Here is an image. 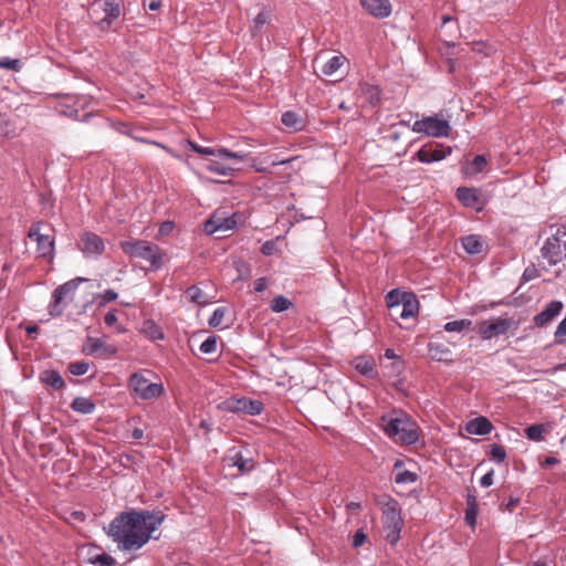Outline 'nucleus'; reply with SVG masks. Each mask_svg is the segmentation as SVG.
<instances>
[{
    "mask_svg": "<svg viewBox=\"0 0 566 566\" xmlns=\"http://www.w3.org/2000/svg\"><path fill=\"white\" fill-rule=\"evenodd\" d=\"M166 515L160 511L129 510L115 516L107 528V536L122 552H136L144 547Z\"/></svg>",
    "mask_w": 566,
    "mask_h": 566,
    "instance_id": "nucleus-1",
    "label": "nucleus"
},
{
    "mask_svg": "<svg viewBox=\"0 0 566 566\" xmlns=\"http://www.w3.org/2000/svg\"><path fill=\"white\" fill-rule=\"evenodd\" d=\"M120 249L132 258L147 261L153 271L161 269L164 263L163 250L155 243L145 240L122 241Z\"/></svg>",
    "mask_w": 566,
    "mask_h": 566,
    "instance_id": "nucleus-2",
    "label": "nucleus"
},
{
    "mask_svg": "<svg viewBox=\"0 0 566 566\" xmlns=\"http://www.w3.org/2000/svg\"><path fill=\"white\" fill-rule=\"evenodd\" d=\"M381 512V522L386 533V539L391 545H396L400 539V533L403 524L399 503L394 499H389V501L382 506Z\"/></svg>",
    "mask_w": 566,
    "mask_h": 566,
    "instance_id": "nucleus-3",
    "label": "nucleus"
},
{
    "mask_svg": "<svg viewBox=\"0 0 566 566\" xmlns=\"http://www.w3.org/2000/svg\"><path fill=\"white\" fill-rule=\"evenodd\" d=\"M84 281H86L84 277H75L53 290L51 302L48 306L49 314L52 317H59L63 314L69 302L74 300L80 284Z\"/></svg>",
    "mask_w": 566,
    "mask_h": 566,
    "instance_id": "nucleus-4",
    "label": "nucleus"
},
{
    "mask_svg": "<svg viewBox=\"0 0 566 566\" xmlns=\"http://www.w3.org/2000/svg\"><path fill=\"white\" fill-rule=\"evenodd\" d=\"M384 431L389 438L406 446H411L419 439L413 423L407 416L390 418L386 422Z\"/></svg>",
    "mask_w": 566,
    "mask_h": 566,
    "instance_id": "nucleus-5",
    "label": "nucleus"
},
{
    "mask_svg": "<svg viewBox=\"0 0 566 566\" xmlns=\"http://www.w3.org/2000/svg\"><path fill=\"white\" fill-rule=\"evenodd\" d=\"M411 130L424 136L434 138L448 137L452 130L449 120L440 118L438 115L423 116L415 120Z\"/></svg>",
    "mask_w": 566,
    "mask_h": 566,
    "instance_id": "nucleus-6",
    "label": "nucleus"
},
{
    "mask_svg": "<svg viewBox=\"0 0 566 566\" xmlns=\"http://www.w3.org/2000/svg\"><path fill=\"white\" fill-rule=\"evenodd\" d=\"M128 386L134 395L143 400H153L165 394L161 382H149L140 371H135L129 376Z\"/></svg>",
    "mask_w": 566,
    "mask_h": 566,
    "instance_id": "nucleus-7",
    "label": "nucleus"
},
{
    "mask_svg": "<svg viewBox=\"0 0 566 566\" xmlns=\"http://www.w3.org/2000/svg\"><path fill=\"white\" fill-rule=\"evenodd\" d=\"M541 256L551 266L566 259V239L558 229L544 241L541 248Z\"/></svg>",
    "mask_w": 566,
    "mask_h": 566,
    "instance_id": "nucleus-8",
    "label": "nucleus"
},
{
    "mask_svg": "<svg viewBox=\"0 0 566 566\" xmlns=\"http://www.w3.org/2000/svg\"><path fill=\"white\" fill-rule=\"evenodd\" d=\"M218 408L232 413L243 412L249 416H259L263 412L264 405L261 400L256 399L231 397L220 402Z\"/></svg>",
    "mask_w": 566,
    "mask_h": 566,
    "instance_id": "nucleus-9",
    "label": "nucleus"
},
{
    "mask_svg": "<svg viewBox=\"0 0 566 566\" xmlns=\"http://www.w3.org/2000/svg\"><path fill=\"white\" fill-rule=\"evenodd\" d=\"M118 349L115 345L108 344L102 338L87 336L82 346V353L87 356H96L98 358L108 359L117 354Z\"/></svg>",
    "mask_w": 566,
    "mask_h": 566,
    "instance_id": "nucleus-10",
    "label": "nucleus"
},
{
    "mask_svg": "<svg viewBox=\"0 0 566 566\" xmlns=\"http://www.w3.org/2000/svg\"><path fill=\"white\" fill-rule=\"evenodd\" d=\"M451 153L452 148L450 146L428 143L415 154L413 159H417L422 164H432L443 160L447 156L451 155Z\"/></svg>",
    "mask_w": 566,
    "mask_h": 566,
    "instance_id": "nucleus-11",
    "label": "nucleus"
},
{
    "mask_svg": "<svg viewBox=\"0 0 566 566\" xmlns=\"http://www.w3.org/2000/svg\"><path fill=\"white\" fill-rule=\"evenodd\" d=\"M513 323L510 318L494 317L490 322H481L478 332L483 339H492L505 335Z\"/></svg>",
    "mask_w": 566,
    "mask_h": 566,
    "instance_id": "nucleus-12",
    "label": "nucleus"
},
{
    "mask_svg": "<svg viewBox=\"0 0 566 566\" xmlns=\"http://www.w3.org/2000/svg\"><path fill=\"white\" fill-rule=\"evenodd\" d=\"M96 3L101 4V9L105 14L104 18L96 22V25L102 31H106L120 15L122 0H97Z\"/></svg>",
    "mask_w": 566,
    "mask_h": 566,
    "instance_id": "nucleus-13",
    "label": "nucleus"
},
{
    "mask_svg": "<svg viewBox=\"0 0 566 566\" xmlns=\"http://www.w3.org/2000/svg\"><path fill=\"white\" fill-rule=\"evenodd\" d=\"M80 250L86 258H97L105 250L104 240L94 232H84L81 235Z\"/></svg>",
    "mask_w": 566,
    "mask_h": 566,
    "instance_id": "nucleus-14",
    "label": "nucleus"
},
{
    "mask_svg": "<svg viewBox=\"0 0 566 566\" xmlns=\"http://www.w3.org/2000/svg\"><path fill=\"white\" fill-rule=\"evenodd\" d=\"M391 312L402 319L413 318L419 313V302L412 293H402L399 305Z\"/></svg>",
    "mask_w": 566,
    "mask_h": 566,
    "instance_id": "nucleus-15",
    "label": "nucleus"
},
{
    "mask_svg": "<svg viewBox=\"0 0 566 566\" xmlns=\"http://www.w3.org/2000/svg\"><path fill=\"white\" fill-rule=\"evenodd\" d=\"M360 4L370 15L378 19L389 17L392 11L389 0H360Z\"/></svg>",
    "mask_w": 566,
    "mask_h": 566,
    "instance_id": "nucleus-16",
    "label": "nucleus"
},
{
    "mask_svg": "<svg viewBox=\"0 0 566 566\" xmlns=\"http://www.w3.org/2000/svg\"><path fill=\"white\" fill-rule=\"evenodd\" d=\"M564 305L560 301L554 300L549 302L545 308L534 316V324L543 327L560 314Z\"/></svg>",
    "mask_w": 566,
    "mask_h": 566,
    "instance_id": "nucleus-17",
    "label": "nucleus"
},
{
    "mask_svg": "<svg viewBox=\"0 0 566 566\" xmlns=\"http://www.w3.org/2000/svg\"><path fill=\"white\" fill-rule=\"evenodd\" d=\"M357 93L365 98V102L370 106H376L380 103L381 91L377 85L368 82H359Z\"/></svg>",
    "mask_w": 566,
    "mask_h": 566,
    "instance_id": "nucleus-18",
    "label": "nucleus"
},
{
    "mask_svg": "<svg viewBox=\"0 0 566 566\" xmlns=\"http://www.w3.org/2000/svg\"><path fill=\"white\" fill-rule=\"evenodd\" d=\"M492 429H493L492 422L488 418L482 417V416L476 417L473 420H470L465 427V430L470 434H475V436H486L492 431Z\"/></svg>",
    "mask_w": 566,
    "mask_h": 566,
    "instance_id": "nucleus-19",
    "label": "nucleus"
},
{
    "mask_svg": "<svg viewBox=\"0 0 566 566\" xmlns=\"http://www.w3.org/2000/svg\"><path fill=\"white\" fill-rule=\"evenodd\" d=\"M228 460L229 465L238 468L241 474L249 473L254 468L252 458L244 457L241 451H234L229 455Z\"/></svg>",
    "mask_w": 566,
    "mask_h": 566,
    "instance_id": "nucleus-20",
    "label": "nucleus"
},
{
    "mask_svg": "<svg viewBox=\"0 0 566 566\" xmlns=\"http://www.w3.org/2000/svg\"><path fill=\"white\" fill-rule=\"evenodd\" d=\"M428 354L436 361H452L451 349L442 343L430 342L428 344Z\"/></svg>",
    "mask_w": 566,
    "mask_h": 566,
    "instance_id": "nucleus-21",
    "label": "nucleus"
},
{
    "mask_svg": "<svg viewBox=\"0 0 566 566\" xmlns=\"http://www.w3.org/2000/svg\"><path fill=\"white\" fill-rule=\"evenodd\" d=\"M281 123L290 130V132H301L305 127L304 119L293 111H287L282 114Z\"/></svg>",
    "mask_w": 566,
    "mask_h": 566,
    "instance_id": "nucleus-22",
    "label": "nucleus"
},
{
    "mask_svg": "<svg viewBox=\"0 0 566 566\" xmlns=\"http://www.w3.org/2000/svg\"><path fill=\"white\" fill-rule=\"evenodd\" d=\"M234 224L235 221L231 218L217 219L216 217H212L211 219L206 221L205 231L207 233L212 234L218 231H227L229 229H232Z\"/></svg>",
    "mask_w": 566,
    "mask_h": 566,
    "instance_id": "nucleus-23",
    "label": "nucleus"
},
{
    "mask_svg": "<svg viewBox=\"0 0 566 566\" xmlns=\"http://www.w3.org/2000/svg\"><path fill=\"white\" fill-rule=\"evenodd\" d=\"M71 409L81 415H92L96 409V403L88 397L78 396L71 402Z\"/></svg>",
    "mask_w": 566,
    "mask_h": 566,
    "instance_id": "nucleus-24",
    "label": "nucleus"
},
{
    "mask_svg": "<svg viewBox=\"0 0 566 566\" xmlns=\"http://www.w3.org/2000/svg\"><path fill=\"white\" fill-rule=\"evenodd\" d=\"M40 379L43 384L56 390L65 388V381L61 374L54 369H46L41 373Z\"/></svg>",
    "mask_w": 566,
    "mask_h": 566,
    "instance_id": "nucleus-25",
    "label": "nucleus"
},
{
    "mask_svg": "<svg viewBox=\"0 0 566 566\" xmlns=\"http://www.w3.org/2000/svg\"><path fill=\"white\" fill-rule=\"evenodd\" d=\"M95 548H88L87 555L84 558L85 563L93 566H115V559L106 553H95Z\"/></svg>",
    "mask_w": 566,
    "mask_h": 566,
    "instance_id": "nucleus-26",
    "label": "nucleus"
},
{
    "mask_svg": "<svg viewBox=\"0 0 566 566\" xmlns=\"http://www.w3.org/2000/svg\"><path fill=\"white\" fill-rule=\"evenodd\" d=\"M458 200L468 208H475L479 202V193L474 188L460 187L457 190Z\"/></svg>",
    "mask_w": 566,
    "mask_h": 566,
    "instance_id": "nucleus-27",
    "label": "nucleus"
},
{
    "mask_svg": "<svg viewBox=\"0 0 566 566\" xmlns=\"http://www.w3.org/2000/svg\"><path fill=\"white\" fill-rule=\"evenodd\" d=\"M36 252L41 258L52 260L54 256V240L49 234L39 238Z\"/></svg>",
    "mask_w": 566,
    "mask_h": 566,
    "instance_id": "nucleus-28",
    "label": "nucleus"
},
{
    "mask_svg": "<svg viewBox=\"0 0 566 566\" xmlns=\"http://www.w3.org/2000/svg\"><path fill=\"white\" fill-rule=\"evenodd\" d=\"M464 251L471 255L479 254L482 252L483 242L480 235L470 234L461 239Z\"/></svg>",
    "mask_w": 566,
    "mask_h": 566,
    "instance_id": "nucleus-29",
    "label": "nucleus"
},
{
    "mask_svg": "<svg viewBox=\"0 0 566 566\" xmlns=\"http://www.w3.org/2000/svg\"><path fill=\"white\" fill-rule=\"evenodd\" d=\"M476 516H478L476 497H475V495L469 494L467 497V510H465V515H464L465 523L469 526L474 527L476 524Z\"/></svg>",
    "mask_w": 566,
    "mask_h": 566,
    "instance_id": "nucleus-30",
    "label": "nucleus"
},
{
    "mask_svg": "<svg viewBox=\"0 0 566 566\" xmlns=\"http://www.w3.org/2000/svg\"><path fill=\"white\" fill-rule=\"evenodd\" d=\"M376 364L371 358H357L355 369L363 376L373 378L376 376Z\"/></svg>",
    "mask_w": 566,
    "mask_h": 566,
    "instance_id": "nucleus-31",
    "label": "nucleus"
},
{
    "mask_svg": "<svg viewBox=\"0 0 566 566\" xmlns=\"http://www.w3.org/2000/svg\"><path fill=\"white\" fill-rule=\"evenodd\" d=\"M271 21V13L266 10L261 11L258 13V15L253 19L250 31L252 36H256L262 32V29L265 24L270 23Z\"/></svg>",
    "mask_w": 566,
    "mask_h": 566,
    "instance_id": "nucleus-32",
    "label": "nucleus"
},
{
    "mask_svg": "<svg viewBox=\"0 0 566 566\" xmlns=\"http://www.w3.org/2000/svg\"><path fill=\"white\" fill-rule=\"evenodd\" d=\"M346 57L343 54L332 56L323 66L322 73L331 76L335 74L340 66L345 63Z\"/></svg>",
    "mask_w": 566,
    "mask_h": 566,
    "instance_id": "nucleus-33",
    "label": "nucleus"
},
{
    "mask_svg": "<svg viewBox=\"0 0 566 566\" xmlns=\"http://www.w3.org/2000/svg\"><path fill=\"white\" fill-rule=\"evenodd\" d=\"M186 296L189 300V302L197 304L199 306H205L209 303L202 290L198 285H190L186 290Z\"/></svg>",
    "mask_w": 566,
    "mask_h": 566,
    "instance_id": "nucleus-34",
    "label": "nucleus"
},
{
    "mask_svg": "<svg viewBox=\"0 0 566 566\" xmlns=\"http://www.w3.org/2000/svg\"><path fill=\"white\" fill-rule=\"evenodd\" d=\"M143 333L151 340H161L165 338L163 329L154 321H146L144 323Z\"/></svg>",
    "mask_w": 566,
    "mask_h": 566,
    "instance_id": "nucleus-35",
    "label": "nucleus"
},
{
    "mask_svg": "<svg viewBox=\"0 0 566 566\" xmlns=\"http://www.w3.org/2000/svg\"><path fill=\"white\" fill-rule=\"evenodd\" d=\"M525 437L528 440L539 442L543 440L544 433L547 431V428L543 423H535L531 424L527 428H525Z\"/></svg>",
    "mask_w": 566,
    "mask_h": 566,
    "instance_id": "nucleus-36",
    "label": "nucleus"
},
{
    "mask_svg": "<svg viewBox=\"0 0 566 566\" xmlns=\"http://www.w3.org/2000/svg\"><path fill=\"white\" fill-rule=\"evenodd\" d=\"M472 321L468 318L452 321L444 324L443 329L448 333H460L464 329H470Z\"/></svg>",
    "mask_w": 566,
    "mask_h": 566,
    "instance_id": "nucleus-37",
    "label": "nucleus"
},
{
    "mask_svg": "<svg viewBox=\"0 0 566 566\" xmlns=\"http://www.w3.org/2000/svg\"><path fill=\"white\" fill-rule=\"evenodd\" d=\"M291 306L292 302L283 295L275 296L270 304L271 310L275 313L287 311Z\"/></svg>",
    "mask_w": 566,
    "mask_h": 566,
    "instance_id": "nucleus-38",
    "label": "nucleus"
},
{
    "mask_svg": "<svg viewBox=\"0 0 566 566\" xmlns=\"http://www.w3.org/2000/svg\"><path fill=\"white\" fill-rule=\"evenodd\" d=\"M207 170H209L213 174L220 175V176H224V177H231L234 174L233 168L224 166L223 164H221L219 161H211L210 164H208Z\"/></svg>",
    "mask_w": 566,
    "mask_h": 566,
    "instance_id": "nucleus-39",
    "label": "nucleus"
},
{
    "mask_svg": "<svg viewBox=\"0 0 566 566\" xmlns=\"http://www.w3.org/2000/svg\"><path fill=\"white\" fill-rule=\"evenodd\" d=\"M489 455L491 457V459L497 463V464H501L505 461L506 459V451H505V448L501 444H491L490 446V450H489Z\"/></svg>",
    "mask_w": 566,
    "mask_h": 566,
    "instance_id": "nucleus-40",
    "label": "nucleus"
},
{
    "mask_svg": "<svg viewBox=\"0 0 566 566\" xmlns=\"http://www.w3.org/2000/svg\"><path fill=\"white\" fill-rule=\"evenodd\" d=\"M90 369V364L83 360L72 361L67 366V370L73 376H83Z\"/></svg>",
    "mask_w": 566,
    "mask_h": 566,
    "instance_id": "nucleus-41",
    "label": "nucleus"
},
{
    "mask_svg": "<svg viewBox=\"0 0 566 566\" xmlns=\"http://www.w3.org/2000/svg\"><path fill=\"white\" fill-rule=\"evenodd\" d=\"M418 480V474L409 470L399 471L395 476L397 484H409Z\"/></svg>",
    "mask_w": 566,
    "mask_h": 566,
    "instance_id": "nucleus-42",
    "label": "nucleus"
},
{
    "mask_svg": "<svg viewBox=\"0 0 566 566\" xmlns=\"http://www.w3.org/2000/svg\"><path fill=\"white\" fill-rule=\"evenodd\" d=\"M21 67L22 63L19 59H11L9 56L0 57V69L19 72Z\"/></svg>",
    "mask_w": 566,
    "mask_h": 566,
    "instance_id": "nucleus-43",
    "label": "nucleus"
},
{
    "mask_svg": "<svg viewBox=\"0 0 566 566\" xmlns=\"http://www.w3.org/2000/svg\"><path fill=\"white\" fill-rule=\"evenodd\" d=\"M217 336L207 337L200 345L199 349L201 353L210 355L217 350Z\"/></svg>",
    "mask_w": 566,
    "mask_h": 566,
    "instance_id": "nucleus-44",
    "label": "nucleus"
},
{
    "mask_svg": "<svg viewBox=\"0 0 566 566\" xmlns=\"http://www.w3.org/2000/svg\"><path fill=\"white\" fill-rule=\"evenodd\" d=\"M224 314V307H217L208 321L209 325L214 328L220 327L222 325Z\"/></svg>",
    "mask_w": 566,
    "mask_h": 566,
    "instance_id": "nucleus-45",
    "label": "nucleus"
},
{
    "mask_svg": "<svg viewBox=\"0 0 566 566\" xmlns=\"http://www.w3.org/2000/svg\"><path fill=\"white\" fill-rule=\"evenodd\" d=\"M218 157L226 159H237L244 160L247 158V154L239 151H231L227 148L220 147L218 148Z\"/></svg>",
    "mask_w": 566,
    "mask_h": 566,
    "instance_id": "nucleus-46",
    "label": "nucleus"
},
{
    "mask_svg": "<svg viewBox=\"0 0 566 566\" xmlns=\"http://www.w3.org/2000/svg\"><path fill=\"white\" fill-rule=\"evenodd\" d=\"M488 161L484 155H476L471 163V171L469 174L482 172Z\"/></svg>",
    "mask_w": 566,
    "mask_h": 566,
    "instance_id": "nucleus-47",
    "label": "nucleus"
},
{
    "mask_svg": "<svg viewBox=\"0 0 566 566\" xmlns=\"http://www.w3.org/2000/svg\"><path fill=\"white\" fill-rule=\"evenodd\" d=\"M401 294L398 290H392L386 295V303L390 311L397 308L400 303Z\"/></svg>",
    "mask_w": 566,
    "mask_h": 566,
    "instance_id": "nucleus-48",
    "label": "nucleus"
},
{
    "mask_svg": "<svg viewBox=\"0 0 566 566\" xmlns=\"http://www.w3.org/2000/svg\"><path fill=\"white\" fill-rule=\"evenodd\" d=\"M136 140L138 142H142V143H146V144H151V145H155L157 147H160L161 149H164L167 154H169L170 156L175 157V158H180L179 155H177L172 148L159 143V142H156V140H149V139H146V138H142V137H136L135 138Z\"/></svg>",
    "mask_w": 566,
    "mask_h": 566,
    "instance_id": "nucleus-49",
    "label": "nucleus"
},
{
    "mask_svg": "<svg viewBox=\"0 0 566 566\" xmlns=\"http://www.w3.org/2000/svg\"><path fill=\"white\" fill-rule=\"evenodd\" d=\"M268 158L265 157L264 159H259V158H252L251 159V167L256 171V172H266L269 171V167L268 166Z\"/></svg>",
    "mask_w": 566,
    "mask_h": 566,
    "instance_id": "nucleus-50",
    "label": "nucleus"
},
{
    "mask_svg": "<svg viewBox=\"0 0 566 566\" xmlns=\"http://www.w3.org/2000/svg\"><path fill=\"white\" fill-rule=\"evenodd\" d=\"M41 227H42V222H40V221L32 223L29 229L28 237L38 242L39 238L44 235L43 233H41Z\"/></svg>",
    "mask_w": 566,
    "mask_h": 566,
    "instance_id": "nucleus-51",
    "label": "nucleus"
},
{
    "mask_svg": "<svg viewBox=\"0 0 566 566\" xmlns=\"http://www.w3.org/2000/svg\"><path fill=\"white\" fill-rule=\"evenodd\" d=\"M367 541V535L366 533L360 528V530H357L353 536V542H352V545L354 548H358L360 547L361 545H364Z\"/></svg>",
    "mask_w": 566,
    "mask_h": 566,
    "instance_id": "nucleus-52",
    "label": "nucleus"
},
{
    "mask_svg": "<svg viewBox=\"0 0 566 566\" xmlns=\"http://www.w3.org/2000/svg\"><path fill=\"white\" fill-rule=\"evenodd\" d=\"M268 158V166L275 167L279 165H284L292 161V158H280L277 155H270Z\"/></svg>",
    "mask_w": 566,
    "mask_h": 566,
    "instance_id": "nucleus-53",
    "label": "nucleus"
},
{
    "mask_svg": "<svg viewBox=\"0 0 566 566\" xmlns=\"http://www.w3.org/2000/svg\"><path fill=\"white\" fill-rule=\"evenodd\" d=\"M275 248H276L275 242L273 240H268L262 244L261 253L263 255L270 256L274 253Z\"/></svg>",
    "mask_w": 566,
    "mask_h": 566,
    "instance_id": "nucleus-54",
    "label": "nucleus"
},
{
    "mask_svg": "<svg viewBox=\"0 0 566 566\" xmlns=\"http://www.w3.org/2000/svg\"><path fill=\"white\" fill-rule=\"evenodd\" d=\"M104 322L108 327L115 326L117 323V311H108L104 316Z\"/></svg>",
    "mask_w": 566,
    "mask_h": 566,
    "instance_id": "nucleus-55",
    "label": "nucleus"
},
{
    "mask_svg": "<svg viewBox=\"0 0 566 566\" xmlns=\"http://www.w3.org/2000/svg\"><path fill=\"white\" fill-rule=\"evenodd\" d=\"M493 475H494V471L493 470H490L488 473H485L481 479H480V485L482 488H489L493 484Z\"/></svg>",
    "mask_w": 566,
    "mask_h": 566,
    "instance_id": "nucleus-56",
    "label": "nucleus"
},
{
    "mask_svg": "<svg viewBox=\"0 0 566 566\" xmlns=\"http://www.w3.org/2000/svg\"><path fill=\"white\" fill-rule=\"evenodd\" d=\"M254 291L258 293H262L268 287V280L265 277H259L254 281Z\"/></svg>",
    "mask_w": 566,
    "mask_h": 566,
    "instance_id": "nucleus-57",
    "label": "nucleus"
},
{
    "mask_svg": "<svg viewBox=\"0 0 566 566\" xmlns=\"http://www.w3.org/2000/svg\"><path fill=\"white\" fill-rule=\"evenodd\" d=\"M117 297H118V293L111 289L105 290L103 293V302L104 303L113 302Z\"/></svg>",
    "mask_w": 566,
    "mask_h": 566,
    "instance_id": "nucleus-58",
    "label": "nucleus"
},
{
    "mask_svg": "<svg viewBox=\"0 0 566 566\" xmlns=\"http://www.w3.org/2000/svg\"><path fill=\"white\" fill-rule=\"evenodd\" d=\"M197 154L202 156H218V148L199 146V151Z\"/></svg>",
    "mask_w": 566,
    "mask_h": 566,
    "instance_id": "nucleus-59",
    "label": "nucleus"
},
{
    "mask_svg": "<svg viewBox=\"0 0 566 566\" xmlns=\"http://www.w3.org/2000/svg\"><path fill=\"white\" fill-rule=\"evenodd\" d=\"M537 276V270L534 269V268H526L524 273H523V276L522 279L527 282V281H531L533 279H535Z\"/></svg>",
    "mask_w": 566,
    "mask_h": 566,
    "instance_id": "nucleus-60",
    "label": "nucleus"
},
{
    "mask_svg": "<svg viewBox=\"0 0 566 566\" xmlns=\"http://www.w3.org/2000/svg\"><path fill=\"white\" fill-rule=\"evenodd\" d=\"M63 113L71 117V118H74V119H80V111L78 108H75V107H71V106H67L65 111H63Z\"/></svg>",
    "mask_w": 566,
    "mask_h": 566,
    "instance_id": "nucleus-61",
    "label": "nucleus"
},
{
    "mask_svg": "<svg viewBox=\"0 0 566 566\" xmlns=\"http://www.w3.org/2000/svg\"><path fill=\"white\" fill-rule=\"evenodd\" d=\"M518 504V499H514V497H510L509 501L506 502L505 504V509L509 511V512H513V510L515 509V506Z\"/></svg>",
    "mask_w": 566,
    "mask_h": 566,
    "instance_id": "nucleus-62",
    "label": "nucleus"
},
{
    "mask_svg": "<svg viewBox=\"0 0 566 566\" xmlns=\"http://www.w3.org/2000/svg\"><path fill=\"white\" fill-rule=\"evenodd\" d=\"M559 463V459L558 458H555V457H547L545 458L544 462H543V465L545 467H552V465H556Z\"/></svg>",
    "mask_w": 566,
    "mask_h": 566,
    "instance_id": "nucleus-63",
    "label": "nucleus"
},
{
    "mask_svg": "<svg viewBox=\"0 0 566 566\" xmlns=\"http://www.w3.org/2000/svg\"><path fill=\"white\" fill-rule=\"evenodd\" d=\"M185 143L187 144V146L190 148V150L195 151V153H198L199 151V146L198 144H196L195 142L190 140V139H186Z\"/></svg>",
    "mask_w": 566,
    "mask_h": 566,
    "instance_id": "nucleus-64",
    "label": "nucleus"
}]
</instances>
